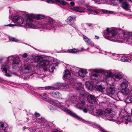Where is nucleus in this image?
<instances>
[{
  "mask_svg": "<svg viewBox=\"0 0 132 132\" xmlns=\"http://www.w3.org/2000/svg\"><path fill=\"white\" fill-rule=\"evenodd\" d=\"M122 32L118 35L117 29L108 28L103 33L104 37L110 41L118 42H122L126 40L132 43V33L121 30Z\"/></svg>",
  "mask_w": 132,
  "mask_h": 132,
  "instance_id": "nucleus-1",
  "label": "nucleus"
},
{
  "mask_svg": "<svg viewBox=\"0 0 132 132\" xmlns=\"http://www.w3.org/2000/svg\"><path fill=\"white\" fill-rule=\"evenodd\" d=\"M128 84L127 80H124L122 83L120 84V89H121V90L118 92L117 94L118 97L117 99L118 100L123 101L125 99L124 95H127L130 93V90L127 88Z\"/></svg>",
  "mask_w": 132,
  "mask_h": 132,
  "instance_id": "nucleus-2",
  "label": "nucleus"
},
{
  "mask_svg": "<svg viewBox=\"0 0 132 132\" xmlns=\"http://www.w3.org/2000/svg\"><path fill=\"white\" fill-rule=\"evenodd\" d=\"M90 78L93 80L94 88L95 90H98L99 89V70L96 69H90L88 70Z\"/></svg>",
  "mask_w": 132,
  "mask_h": 132,
  "instance_id": "nucleus-3",
  "label": "nucleus"
},
{
  "mask_svg": "<svg viewBox=\"0 0 132 132\" xmlns=\"http://www.w3.org/2000/svg\"><path fill=\"white\" fill-rule=\"evenodd\" d=\"M48 102L54 105L58 106L61 108L63 111L66 112L68 113L70 115L74 117L77 119L81 120L82 119L78 116L76 114L72 112L71 111L68 109L67 108L63 107V104L62 102H60L57 100H54L51 99V98L48 100Z\"/></svg>",
  "mask_w": 132,
  "mask_h": 132,
  "instance_id": "nucleus-4",
  "label": "nucleus"
},
{
  "mask_svg": "<svg viewBox=\"0 0 132 132\" xmlns=\"http://www.w3.org/2000/svg\"><path fill=\"white\" fill-rule=\"evenodd\" d=\"M115 70H110L106 71L101 69H100V73H102L105 74L106 73L107 74V76L106 78L107 80L109 81H110V79H111V80L113 79V75H114Z\"/></svg>",
  "mask_w": 132,
  "mask_h": 132,
  "instance_id": "nucleus-5",
  "label": "nucleus"
},
{
  "mask_svg": "<svg viewBox=\"0 0 132 132\" xmlns=\"http://www.w3.org/2000/svg\"><path fill=\"white\" fill-rule=\"evenodd\" d=\"M37 15L33 14H28V18L27 20L26 26L27 27L30 28H32L34 27V25L32 23L33 18L36 19Z\"/></svg>",
  "mask_w": 132,
  "mask_h": 132,
  "instance_id": "nucleus-6",
  "label": "nucleus"
},
{
  "mask_svg": "<svg viewBox=\"0 0 132 132\" xmlns=\"http://www.w3.org/2000/svg\"><path fill=\"white\" fill-rule=\"evenodd\" d=\"M126 113L125 110H122L119 111V115L120 116H122V122H124L125 124H127L128 123V122H130L131 121V118L130 116H125L123 114L124 113Z\"/></svg>",
  "mask_w": 132,
  "mask_h": 132,
  "instance_id": "nucleus-7",
  "label": "nucleus"
},
{
  "mask_svg": "<svg viewBox=\"0 0 132 132\" xmlns=\"http://www.w3.org/2000/svg\"><path fill=\"white\" fill-rule=\"evenodd\" d=\"M123 75L122 72L115 70L113 79L114 80V82L118 81L123 77Z\"/></svg>",
  "mask_w": 132,
  "mask_h": 132,
  "instance_id": "nucleus-8",
  "label": "nucleus"
},
{
  "mask_svg": "<svg viewBox=\"0 0 132 132\" xmlns=\"http://www.w3.org/2000/svg\"><path fill=\"white\" fill-rule=\"evenodd\" d=\"M12 60V65L14 69H15L18 66L19 64V61L17 60L16 59L13 55L9 56L8 58V60Z\"/></svg>",
  "mask_w": 132,
  "mask_h": 132,
  "instance_id": "nucleus-9",
  "label": "nucleus"
},
{
  "mask_svg": "<svg viewBox=\"0 0 132 132\" xmlns=\"http://www.w3.org/2000/svg\"><path fill=\"white\" fill-rule=\"evenodd\" d=\"M76 80L75 79H73L70 81V83L73 85H74L75 87L77 90H79L80 89L82 88L83 85L81 82L78 83L76 82Z\"/></svg>",
  "mask_w": 132,
  "mask_h": 132,
  "instance_id": "nucleus-10",
  "label": "nucleus"
},
{
  "mask_svg": "<svg viewBox=\"0 0 132 132\" xmlns=\"http://www.w3.org/2000/svg\"><path fill=\"white\" fill-rule=\"evenodd\" d=\"M121 7L125 10H128L130 8L129 4L125 0H118Z\"/></svg>",
  "mask_w": 132,
  "mask_h": 132,
  "instance_id": "nucleus-11",
  "label": "nucleus"
},
{
  "mask_svg": "<svg viewBox=\"0 0 132 132\" xmlns=\"http://www.w3.org/2000/svg\"><path fill=\"white\" fill-rule=\"evenodd\" d=\"M12 21L14 22H16L19 25H20L23 23V19L19 16H16L13 17Z\"/></svg>",
  "mask_w": 132,
  "mask_h": 132,
  "instance_id": "nucleus-12",
  "label": "nucleus"
},
{
  "mask_svg": "<svg viewBox=\"0 0 132 132\" xmlns=\"http://www.w3.org/2000/svg\"><path fill=\"white\" fill-rule=\"evenodd\" d=\"M55 23L54 21L52 18H49L48 19V22L47 24H43V28H51L50 27L53 26V24Z\"/></svg>",
  "mask_w": 132,
  "mask_h": 132,
  "instance_id": "nucleus-13",
  "label": "nucleus"
},
{
  "mask_svg": "<svg viewBox=\"0 0 132 132\" xmlns=\"http://www.w3.org/2000/svg\"><path fill=\"white\" fill-rule=\"evenodd\" d=\"M10 66L9 65L8 63L6 64H4L1 67V69L2 70V71L3 72H5V75L6 76L8 77H10L11 76L9 73H6L7 71V70H9Z\"/></svg>",
  "mask_w": 132,
  "mask_h": 132,
  "instance_id": "nucleus-14",
  "label": "nucleus"
},
{
  "mask_svg": "<svg viewBox=\"0 0 132 132\" xmlns=\"http://www.w3.org/2000/svg\"><path fill=\"white\" fill-rule=\"evenodd\" d=\"M88 101L92 104H96L97 103V101L95 97L92 95H89L87 96Z\"/></svg>",
  "mask_w": 132,
  "mask_h": 132,
  "instance_id": "nucleus-15",
  "label": "nucleus"
},
{
  "mask_svg": "<svg viewBox=\"0 0 132 132\" xmlns=\"http://www.w3.org/2000/svg\"><path fill=\"white\" fill-rule=\"evenodd\" d=\"M56 85L59 88H56L55 87L52 86H48L45 87V89L46 90H57L59 89V88L63 86V84L61 83H57Z\"/></svg>",
  "mask_w": 132,
  "mask_h": 132,
  "instance_id": "nucleus-16",
  "label": "nucleus"
},
{
  "mask_svg": "<svg viewBox=\"0 0 132 132\" xmlns=\"http://www.w3.org/2000/svg\"><path fill=\"white\" fill-rule=\"evenodd\" d=\"M73 11L80 13H84L86 11L85 10V8L80 6H75L71 9Z\"/></svg>",
  "mask_w": 132,
  "mask_h": 132,
  "instance_id": "nucleus-17",
  "label": "nucleus"
},
{
  "mask_svg": "<svg viewBox=\"0 0 132 132\" xmlns=\"http://www.w3.org/2000/svg\"><path fill=\"white\" fill-rule=\"evenodd\" d=\"M83 38L84 41L86 43H87L88 45H90L91 46H94V43L91 41L85 35H83Z\"/></svg>",
  "mask_w": 132,
  "mask_h": 132,
  "instance_id": "nucleus-18",
  "label": "nucleus"
},
{
  "mask_svg": "<svg viewBox=\"0 0 132 132\" xmlns=\"http://www.w3.org/2000/svg\"><path fill=\"white\" fill-rule=\"evenodd\" d=\"M87 73V70L85 69H81L78 72V75L79 76L82 77H85Z\"/></svg>",
  "mask_w": 132,
  "mask_h": 132,
  "instance_id": "nucleus-19",
  "label": "nucleus"
},
{
  "mask_svg": "<svg viewBox=\"0 0 132 132\" xmlns=\"http://www.w3.org/2000/svg\"><path fill=\"white\" fill-rule=\"evenodd\" d=\"M76 18V16H70L68 18L67 21V23L69 25L72 24L74 22V20Z\"/></svg>",
  "mask_w": 132,
  "mask_h": 132,
  "instance_id": "nucleus-20",
  "label": "nucleus"
},
{
  "mask_svg": "<svg viewBox=\"0 0 132 132\" xmlns=\"http://www.w3.org/2000/svg\"><path fill=\"white\" fill-rule=\"evenodd\" d=\"M116 91V88L114 87H110L106 90V91L108 93L112 95L115 93Z\"/></svg>",
  "mask_w": 132,
  "mask_h": 132,
  "instance_id": "nucleus-21",
  "label": "nucleus"
},
{
  "mask_svg": "<svg viewBox=\"0 0 132 132\" xmlns=\"http://www.w3.org/2000/svg\"><path fill=\"white\" fill-rule=\"evenodd\" d=\"M50 94L52 97L55 98H59L61 97V94L57 92L50 93Z\"/></svg>",
  "mask_w": 132,
  "mask_h": 132,
  "instance_id": "nucleus-22",
  "label": "nucleus"
},
{
  "mask_svg": "<svg viewBox=\"0 0 132 132\" xmlns=\"http://www.w3.org/2000/svg\"><path fill=\"white\" fill-rule=\"evenodd\" d=\"M85 85L88 90H92L93 87L92 82L89 81H86L85 83Z\"/></svg>",
  "mask_w": 132,
  "mask_h": 132,
  "instance_id": "nucleus-23",
  "label": "nucleus"
},
{
  "mask_svg": "<svg viewBox=\"0 0 132 132\" xmlns=\"http://www.w3.org/2000/svg\"><path fill=\"white\" fill-rule=\"evenodd\" d=\"M49 64V62L47 60H43L40 61L39 63V66L40 67H43Z\"/></svg>",
  "mask_w": 132,
  "mask_h": 132,
  "instance_id": "nucleus-24",
  "label": "nucleus"
},
{
  "mask_svg": "<svg viewBox=\"0 0 132 132\" xmlns=\"http://www.w3.org/2000/svg\"><path fill=\"white\" fill-rule=\"evenodd\" d=\"M71 73L68 70H66L65 71L63 78H68L71 77Z\"/></svg>",
  "mask_w": 132,
  "mask_h": 132,
  "instance_id": "nucleus-25",
  "label": "nucleus"
},
{
  "mask_svg": "<svg viewBox=\"0 0 132 132\" xmlns=\"http://www.w3.org/2000/svg\"><path fill=\"white\" fill-rule=\"evenodd\" d=\"M7 127L6 124H4L2 122H0V130H4Z\"/></svg>",
  "mask_w": 132,
  "mask_h": 132,
  "instance_id": "nucleus-26",
  "label": "nucleus"
},
{
  "mask_svg": "<svg viewBox=\"0 0 132 132\" xmlns=\"http://www.w3.org/2000/svg\"><path fill=\"white\" fill-rule=\"evenodd\" d=\"M89 11V13H88V14H90L95 15L98 13L99 10L98 9H96L94 10L90 9Z\"/></svg>",
  "mask_w": 132,
  "mask_h": 132,
  "instance_id": "nucleus-27",
  "label": "nucleus"
},
{
  "mask_svg": "<svg viewBox=\"0 0 132 132\" xmlns=\"http://www.w3.org/2000/svg\"><path fill=\"white\" fill-rule=\"evenodd\" d=\"M56 66V64H52L49 66V70L50 72H53L54 70L55 67Z\"/></svg>",
  "mask_w": 132,
  "mask_h": 132,
  "instance_id": "nucleus-28",
  "label": "nucleus"
},
{
  "mask_svg": "<svg viewBox=\"0 0 132 132\" xmlns=\"http://www.w3.org/2000/svg\"><path fill=\"white\" fill-rule=\"evenodd\" d=\"M129 93L128 94L126 95H130V98H128L127 99V101L128 103L132 102V90L130 91Z\"/></svg>",
  "mask_w": 132,
  "mask_h": 132,
  "instance_id": "nucleus-29",
  "label": "nucleus"
},
{
  "mask_svg": "<svg viewBox=\"0 0 132 132\" xmlns=\"http://www.w3.org/2000/svg\"><path fill=\"white\" fill-rule=\"evenodd\" d=\"M43 58L40 56H36L34 58V60L35 62H38L42 60Z\"/></svg>",
  "mask_w": 132,
  "mask_h": 132,
  "instance_id": "nucleus-30",
  "label": "nucleus"
},
{
  "mask_svg": "<svg viewBox=\"0 0 132 132\" xmlns=\"http://www.w3.org/2000/svg\"><path fill=\"white\" fill-rule=\"evenodd\" d=\"M56 3H60L63 5H66L67 4V3L62 0H54Z\"/></svg>",
  "mask_w": 132,
  "mask_h": 132,
  "instance_id": "nucleus-31",
  "label": "nucleus"
},
{
  "mask_svg": "<svg viewBox=\"0 0 132 132\" xmlns=\"http://www.w3.org/2000/svg\"><path fill=\"white\" fill-rule=\"evenodd\" d=\"M113 112H112L111 111H110L108 112V116L109 117H111L112 119H113L114 118V117H115V115L114 114H113ZM112 120V119H109L110 120Z\"/></svg>",
  "mask_w": 132,
  "mask_h": 132,
  "instance_id": "nucleus-32",
  "label": "nucleus"
},
{
  "mask_svg": "<svg viewBox=\"0 0 132 132\" xmlns=\"http://www.w3.org/2000/svg\"><path fill=\"white\" fill-rule=\"evenodd\" d=\"M80 95L82 96H85L88 95L87 93L84 90H82L80 92Z\"/></svg>",
  "mask_w": 132,
  "mask_h": 132,
  "instance_id": "nucleus-33",
  "label": "nucleus"
},
{
  "mask_svg": "<svg viewBox=\"0 0 132 132\" xmlns=\"http://www.w3.org/2000/svg\"><path fill=\"white\" fill-rule=\"evenodd\" d=\"M79 50L78 49L74 48L69 50V52L71 53H75L77 52Z\"/></svg>",
  "mask_w": 132,
  "mask_h": 132,
  "instance_id": "nucleus-34",
  "label": "nucleus"
},
{
  "mask_svg": "<svg viewBox=\"0 0 132 132\" xmlns=\"http://www.w3.org/2000/svg\"><path fill=\"white\" fill-rule=\"evenodd\" d=\"M87 108L88 111L90 113H93V110L92 107L90 106L87 105Z\"/></svg>",
  "mask_w": 132,
  "mask_h": 132,
  "instance_id": "nucleus-35",
  "label": "nucleus"
},
{
  "mask_svg": "<svg viewBox=\"0 0 132 132\" xmlns=\"http://www.w3.org/2000/svg\"><path fill=\"white\" fill-rule=\"evenodd\" d=\"M129 58L127 57H121V60L123 62H128L129 60H128Z\"/></svg>",
  "mask_w": 132,
  "mask_h": 132,
  "instance_id": "nucleus-36",
  "label": "nucleus"
},
{
  "mask_svg": "<svg viewBox=\"0 0 132 132\" xmlns=\"http://www.w3.org/2000/svg\"><path fill=\"white\" fill-rule=\"evenodd\" d=\"M92 113L95 116H99V110H96L95 112L93 111Z\"/></svg>",
  "mask_w": 132,
  "mask_h": 132,
  "instance_id": "nucleus-37",
  "label": "nucleus"
},
{
  "mask_svg": "<svg viewBox=\"0 0 132 132\" xmlns=\"http://www.w3.org/2000/svg\"><path fill=\"white\" fill-rule=\"evenodd\" d=\"M39 121L40 123V124L42 126H45L46 125V123H45V121L40 120Z\"/></svg>",
  "mask_w": 132,
  "mask_h": 132,
  "instance_id": "nucleus-38",
  "label": "nucleus"
},
{
  "mask_svg": "<svg viewBox=\"0 0 132 132\" xmlns=\"http://www.w3.org/2000/svg\"><path fill=\"white\" fill-rule=\"evenodd\" d=\"M9 40L10 41H11L15 42H16L19 41L17 39H16L14 38H13L11 37H10L9 38Z\"/></svg>",
  "mask_w": 132,
  "mask_h": 132,
  "instance_id": "nucleus-39",
  "label": "nucleus"
},
{
  "mask_svg": "<svg viewBox=\"0 0 132 132\" xmlns=\"http://www.w3.org/2000/svg\"><path fill=\"white\" fill-rule=\"evenodd\" d=\"M37 15V16L36 19H40L44 18V16L43 15L39 14Z\"/></svg>",
  "mask_w": 132,
  "mask_h": 132,
  "instance_id": "nucleus-40",
  "label": "nucleus"
},
{
  "mask_svg": "<svg viewBox=\"0 0 132 132\" xmlns=\"http://www.w3.org/2000/svg\"><path fill=\"white\" fill-rule=\"evenodd\" d=\"M48 107L49 109L52 111H53L54 110H56V108H53V107L51 105H49Z\"/></svg>",
  "mask_w": 132,
  "mask_h": 132,
  "instance_id": "nucleus-41",
  "label": "nucleus"
},
{
  "mask_svg": "<svg viewBox=\"0 0 132 132\" xmlns=\"http://www.w3.org/2000/svg\"><path fill=\"white\" fill-rule=\"evenodd\" d=\"M25 70L26 71H26L25 72L27 73H30L31 72V70L29 68H28V67H26L25 68Z\"/></svg>",
  "mask_w": 132,
  "mask_h": 132,
  "instance_id": "nucleus-42",
  "label": "nucleus"
},
{
  "mask_svg": "<svg viewBox=\"0 0 132 132\" xmlns=\"http://www.w3.org/2000/svg\"><path fill=\"white\" fill-rule=\"evenodd\" d=\"M102 10L103 12L105 13H106L112 14L113 13V11H108L106 10Z\"/></svg>",
  "mask_w": 132,
  "mask_h": 132,
  "instance_id": "nucleus-43",
  "label": "nucleus"
},
{
  "mask_svg": "<svg viewBox=\"0 0 132 132\" xmlns=\"http://www.w3.org/2000/svg\"><path fill=\"white\" fill-rule=\"evenodd\" d=\"M100 92H103L105 90V88L101 85H100Z\"/></svg>",
  "mask_w": 132,
  "mask_h": 132,
  "instance_id": "nucleus-44",
  "label": "nucleus"
},
{
  "mask_svg": "<svg viewBox=\"0 0 132 132\" xmlns=\"http://www.w3.org/2000/svg\"><path fill=\"white\" fill-rule=\"evenodd\" d=\"M63 87L64 88L66 89H67L69 87L68 85L65 84H63Z\"/></svg>",
  "mask_w": 132,
  "mask_h": 132,
  "instance_id": "nucleus-45",
  "label": "nucleus"
},
{
  "mask_svg": "<svg viewBox=\"0 0 132 132\" xmlns=\"http://www.w3.org/2000/svg\"><path fill=\"white\" fill-rule=\"evenodd\" d=\"M100 131L102 132H107L103 128L100 126Z\"/></svg>",
  "mask_w": 132,
  "mask_h": 132,
  "instance_id": "nucleus-46",
  "label": "nucleus"
},
{
  "mask_svg": "<svg viewBox=\"0 0 132 132\" xmlns=\"http://www.w3.org/2000/svg\"><path fill=\"white\" fill-rule=\"evenodd\" d=\"M46 1L47 3H49L53 4L54 3V2L52 0H47Z\"/></svg>",
  "mask_w": 132,
  "mask_h": 132,
  "instance_id": "nucleus-47",
  "label": "nucleus"
},
{
  "mask_svg": "<svg viewBox=\"0 0 132 132\" xmlns=\"http://www.w3.org/2000/svg\"><path fill=\"white\" fill-rule=\"evenodd\" d=\"M28 54L27 53H25L22 55V56L24 58H26L28 56Z\"/></svg>",
  "mask_w": 132,
  "mask_h": 132,
  "instance_id": "nucleus-48",
  "label": "nucleus"
},
{
  "mask_svg": "<svg viewBox=\"0 0 132 132\" xmlns=\"http://www.w3.org/2000/svg\"><path fill=\"white\" fill-rule=\"evenodd\" d=\"M83 111L85 113H86L88 111V110H87V107L83 109Z\"/></svg>",
  "mask_w": 132,
  "mask_h": 132,
  "instance_id": "nucleus-49",
  "label": "nucleus"
},
{
  "mask_svg": "<svg viewBox=\"0 0 132 132\" xmlns=\"http://www.w3.org/2000/svg\"><path fill=\"white\" fill-rule=\"evenodd\" d=\"M42 98L43 100L48 102V100L50 99H48L47 98L44 97H43Z\"/></svg>",
  "mask_w": 132,
  "mask_h": 132,
  "instance_id": "nucleus-50",
  "label": "nucleus"
},
{
  "mask_svg": "<svg viewBox=\"0 0 132 132\" xmlns=\"http://www.w3.org/2000/svg\"><path fill=\"white\" fill-rule=\"evenodd\" d=\"M5 26H9L10 27H12V26H15V24H8L5 25Z\"/></svg>",
  "mask_w": 132,
  "mask_h": 132,
  "instance_id": "nucleus-51",
  "label": "nucleus"
},
{
  "mask_svg": "<svg viewBox=\"0 0 132 132\" xmlns=\"http://www.w3.org/2000/svg\"><path fill=\"white\" fill-rule=\"evenodd\" d=\"M35 116L37 117H39L40 116V114L37 113L36 112L35 113Z\"/></svg>",
  "mask_w": 132,
  "mask_h": 132,
  "instance_id": "nucleus-52",
  "label": "nucleus"
},
{
  "mask_svg": "<svg viewBox=\"0 0 132 132\" xmlns=\"http://www.w3.org/2000/svg\"><path fill=\"white\" fill-rule=\"evenodd\" d=\"M92 1H94L95 2V3H98V2H99V0H92Z\"/></svg>",
  "mask_w": 132,
  "mask_h": 132,
  "instance_id": "nucleus-53",
  "label": "nucleus"
},
{
  "mask_svg": "<svg viewBox=\"0 0 132 132\" xmlns=\"http://www.w3.org/2000/svg\"><path fill=\"white\" fill-rule=\"evenodd\" d=\"M71 5L72 6H74L75 5V3L74 2H71L70 3Z\"/></svg>",
  "mask_w": 132,
  "mask_h": 132,
  "instance_id": "nucleus-54",
  "label": "nucleus"
},
{
  "mask_svg": "<svg viewBox=\"0 0 132 132\" xmlns=\"http://www.w3.org/2000/svg\"><path fill=\"white\" fill-rule=\"evenodd\" d=\"M85 102L84 101H81V105H85Z\"/></svg>",
  "mask_w": 132,
  "mask_h": 132,
  "instance_id": "nucleus-55",
  "label": "nucleus"
},
{
  "mask_svg": "<svg viewBox=\"0 0 132 132\" xmlns=\"http://www.w3.org/2000/svg\"><path fill=\"white\" fill-rule=\"evenodd\" d=\"M53 132H61V131L57 130H54L53 131Z\"/></svg>",
  "mask_w": 132,
  "mask_h": 132,
  "instance_id": "nucleus-56",
  "label": "nucleus"
},
{
  "mask_svg": "<svg viewBox=\"0 0 132 132\" xmlns=\"http://www.w3.org/2000/svg\"><path fill=\"white\" fill-rule=\"evenodd\" d=\"M35 76H37L38 77H40V75H38V74H35Z\"/></svg>",
  "mask_w": 132,
  "mask_h": 132,
  "instance_id": "nucleus-57",
  "label": "nucleus"
},
{
  "mask_svg": "<svg viewBox=\"0 0 132 132\" xmlns=\"http://www.w3.org/2000/svg\"><path fill=\"white\" fill-rule=\"evenodd\" d=\"M47 94L46 93H43V96H45Z\"/></svg>",
  "mask_w": 132,
  "mask_h": 132,
  "instance_id": "nucleus-58",
  "label": "nucleus"
},
{
  "mask_svg": "<svg viewBox=\"0 0 132 132\" xmlns=\"http://www.w3.org/2000/svg\"><path fill=\"white\" fill-rule=\"evenodd\" d=\"M95 37L96 38V39H98L99 38V37L98 36H95Z\"/></svg>",
  "mask_w": 132,
  "mask_h": 132,
  "instance_id": "nucleus-59",
  "label": "nucleus"
},
{
  "mask_svg": "<svg viewBox=\"0 0 132 132\" xmlns=\"http://www.w3.org/2000/svg\"><path fill=\"white\" fill-rule=\"evenodd\" d=\"M99 114H100V116H101V114H102V113H101V111L100 110V113H99Z\"/></svg>",
  "mask_w": 132,
  "mask_h": 132,
  "instance_id": "nucleus-60",
  "label": "nucleus"
},
{
  "mask_svg": "<svg viewBox=\"0 0 132 132\" xmlns=\"http://www.w3.org/2000/svg\"><path fill=\"white\" fill-rule=\"evenodd\" d=\"M92 24H91V23H89L88 24V26L89 27L90 26H92Z\"/></svg>",
  "mask_w": 132,
  "mask_h": 132,
  "instance_id": "nucleus-61",
  "label": "nucleus"
},
{
  "mask_svg": "<svg viewBox=\"0 0 132 132\" xmlns=\"http://www.w3.org/2000/svg\"><path fill=\"white\" fill-rule=\"evenodd\" d=\"M3 60V59H0V63Z\"/></svg>",
  "mask_w": 132,
  "mask_h": 132,
  "instance_id": "nucleus-62",
  "label": "nucleus"
},
{
  "mask_svg": "<svg viewBox=\"0 0 132 132\" xmlns=\"http://www.w3.org/2000/svg\"><path fill=\"white\" fill-rule=\"evenodd\" d=\"M79 108L80 109H82V108L81 107H79Z\"/></svg>",
  "mask_w": 132,
  "mask_h": 132,
  "instance_id": "nucleus-63",
  "label": "nucleus"
},
{
  "mask_svg": "<svg viewBox=\"0 0 132 132\" xmlns=\"http://www.w3.org/2000/svg\"><path fill=\"white\" fill-rule=\"evenodd\" d=\"M69 102V101H68V100L66 101V102H66V104H67V102Z\"/></svg>",
  "mask_w": 132,
  "mask_h": 132,
  "instance_id": "nucleus-64",
  "label": "nucleus"
}]
</instances>
